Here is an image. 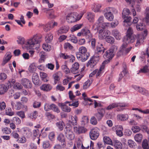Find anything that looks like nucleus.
<instances>
[{
    "label": "nucleus",
    "mask_w": 149,
    "mask_h": 149,
    "mask_svg": "<svg viewBox=\"0 0 149 149\" xmlns=\"http://www.w3.org/2000/svg\"><path fill=\"white\" fill-rule=\"evenodd\" d=\"M136 29L138 31H141L143 30V33L142 34H137L136 37L135 39L136 40V43L135 44V46L138 47L139 46L141 43H142L143 42V40L146 37L148 34V31L145 29V25L142 23H139L137 24Z\"/></svg>",
    "instance_id": "1"
},
{
    "label": "nucleus",
    "mask_w": 149,
    "mask_h": 149,
    "mask_svg": "<svg viewBox=\"0 0 149 149\" xmlns=\"http://www.w3.org/2000/svg\"><path fill=\"white\" fill-rule=\"evenodd\" d=\"M90 56L89 53L87 52V49L84 46L79 49V52L76 53V56L78 60L84 62L87 60Z\"/></svg>",
    "instance_id": "2"
},
{
    "label": "nucleus",
    "mask_w": 149,
    "mask_h": 149,
    "mask_svg": "<svg viewBox=\"0 0 149 149\" xmlns=\"http://www.w3.org/2000/svg\"><path fill=\"white\" fill-rule=\"evenodd\" d=\"M117 48L118 47L117 46L113 45L109 49L104 52V53L103 55V56L104 58H107V59L104 61V63L107 64L110 62V60L114 56V52L117 50Z\"/></svg>",
    "instance_id": "3"
},
{
    "label": "nucleus",
    "mask_w": 149,
    "mask_h": 149,
    "mask_svg": "<svg viewBox=\"0 0 149 149\" xmlns=\"http://www.w3.org/2000/svg\"><path fill=\"white\" fill-rule=\"evenodd\" d=\"M41 38L37 35H35L31 39L29 40L27 43L29 47L31 49H37L40 47L39 43Z\"/></svg>",
    "instance_id": "4"
},
{
    "label": "nucleus",
    "mask_w": 149,
    "mask_h": 149,
    "mask_svg": "<svg viewBox=\"0 0 149 149\" xmlns=\"http://www.w3.org/2000/svg\"><path fill=\"white\" fill-rule=\"evenodd\" d=\"M95 25L93 26L92 29L93 30L96 31L97 30L98 33V38L99 39L102 40L106 38L108 36L110 35V32L108 30H105V28H103L100 27H97L95 28Z\"/></svg>",
    "instance_id": "5"
},
{
    "label": "nucleus",
    "mask_w": 149,
    "mask_h": 149,
    "mask_svg": "<svg viewBox=\"0 0 149 149\" xmlns=\"http://www.w3.org/2000/svg\"><path fill=\"white\" fill-rule=\"evenodd\" d=\"M107 12L104 14L105 18L109 21L113 20L114 18L113 13H117V10L115 8L112 7H108L106 8Z\"/></svg>",
    "instance_id": "6"
},
{
    "label": "nucleus",
    "mask_w": 149,
    "mask_h": 149,
    "mask_svg": "<svg viewBox=\"0 0 149 149\" xmlns=\"http://www.w3.org/2000/svg\"><path fill=\"white\" fill-rule=\"evenodd\" d=\"M130 13V11L129 9L124 8L123 10L122 13V17L124 19L123 22L125 23L124 24V26H127L125 24L126 23L127 25H130V22L132 19L130 17H129L128 15Z\"/></svg>",
    "instance_id": "7"
},
{
    "label": "nucleus",
    "mask_w": 149,
    "mask_h": 149,
    "mask_svg": "<svg viewBox=\"0 0 149 149\" xmlns=\"http://www.w3.org/2000/svg\"><path fill=\"white\" fill-rule=\"evenodd\" d=\"M77 14L76 13L68 14L66 17L67 21L69 23H72L77 21Z\"/></svg>",
    "instance_id": "8"
},
{
    "label": "nucleus",
    "mask_w": 149,
    "mask_h": 149,
    "mask_svg": "<svg viewBox=\"0 0 149 149\" xmlns=\"http://www.w3.org/2000/svg\"><path fill=\"white\" fill-rule=\"evenodd\" d=\"M99 135V129L97 127L91 129L89 133L91 139L93 140L96 139Z\"/></svg>",
    "instance_id": "9"
},
{
    "label": "nucleus",
    "mask_w": 149,
    "mask_h": 149,
    "mask_svg": "<svg viewBox=\"0 0 149 149\" xmlns=\"http://www.w3.org/2000/svg\"><path fill=\"white\" fill-rule=\"evenodd\" d=\"M104 17L103 16H100L98 18L97 21V24L101 27L106 28L109 26L110 23L109 22H104Z\"/></svg>",
    "instance_id": "10"
},
{
    "label": "nucleus",
    "mask_w": 149,
    "mask_h": 149,
    "mask_svg": "<svg viewBox=\"0 0 149 149\" xmlns=\"http://www.w3.org/2000/svg\"><path fill=\"white\" fill-rule=\"evenodd\" d=\"M65 134L68 139L72 140L74 138V135L71 129L66 127L64 130Z\"/></svg>",
    "instance_id": "11"
},
{
    "label": "nucleus",
    "mask_w": 149,
    "mask_h": 149,
    "mask_svg": "<svg viewBox=\"0 0 149 149\" xmlns=\"http://www.w3.org/2000/svg\"><path fill=\"white\" fill-rule=\"evenodd\" d=\"M99 58L96 57H93L90 59L86 64L87 67L92 68L95 65L98 61Z\"/></svg>",
    "instance_id": "12"
},
{
    "label": "nucleus",
    "mask_w": 149,
    "mask_h": 149,
    "mask_svg": "<svg viewBox=\"0 0 149 149\" xmlns=\"http://www.w3.org/2000/svg\"><path fill=\"white\" fill-rule=\"evenodd\" d=\"M21 84L24 87L27 88H31L32 87V84L30 81L26 78H23L21 80Z\"/></svg>",
    "instance_id": "13"
},
{
    "label": "nucleus",
    "mask_w": 149,
    "mask_h": 149,
    "mask_svg": "<svg viewBox=\"0 0 149 149\" xmlns=\"http://www.w3.org/2000/svg\"><path fill=\"white\" fill-rule=\"evenodd\" d=\"M9 84H0V95H2L6 93L9 88Z\"/></svg>",
    "instance_id": "14"
},
{
    "label": "nucleus",
    "mask_w": 149,
    "mask_h": 149,
    "mask_svg": "<svg viewBox=\"0 0 149 149\" xmlns=\"http://www.w3.org/2000/svg\"><path fill=\"white\" fill-rule=\"evenodd\" d=\"M105 48L103 47L102 44L98 43L95 49V53L98 54L103 53L104 52Z\"/></svg>",
    "instance_id": "15"
},
{
    "label": "nucleus",
    "mask_w": 149,
    "mask_h": 149,
    "mask_svg": "<svg viewBox=\"0 0 149 149\" xmlns=\"http://www.w3.org/2000/svg\"><path fill=\"white\" fill-rule=\"evenodd\" d=\"M57 140L61 143L62 146L65 147L66 146L65 138L63 134L60 133L58 135L57 137Z\"/></svg>",
    "instance_id": "16"
},
{
    "label": "nucleus",
    "mask_w": 149,
    "mask_h": 149,
    "mask_svg": "<svg viewBox=\"0 0 149 149\" xmlns=\"http://www.w3.org/2000/svg\"><path fill=\"white\" fill-rule=\"evenodd\" d=\"M79 65L78 63H75L72 65L70 71L74 74L77 73L79 71Z\"/></svg>",
    "instance_id": "17"
},
{
    "label": "nucleus",
    "mask_w": 149,
    "mask_h": 149,
    "mask_svg": "<svg viewBox=\"0 0 149 149\" xmlns=\"http://www.w3.org/2000/svg\"><path fill=\"white\" fill-rule=\"evenodd\" d=\"M81 33L83 35L85 36L87 38L90 39L92 37V34L90 32V30L87 28L82 29L81 30Z\"/></svg>",
    "instance_id": "18"
},
{
    "label": "nucleus",
    "mask_w": 149,
    "mask_h": 149,
    "mask_svg": "<svg viewBox=\"0 0 149 149\" xmlns=\"http://www.w3.org/2000/svg\"><path fill=\"white\" fill-rule=\"evenodd\" d=\"M32 80L33 83L36 85H38L40 82L39 77L38 74L34 73L32 76Z\"/></svg>",
    "instance_id": "19"
},
{
    "label": "nucleus",
    "mask_w": 149,
    "mask_h": 149,
    "mask_svg": "<svg viewBox=\"0 0 149 149\" xmlns=\"http://www.w3.org/2000/svg\"><path fill=\"white\" fill-rule=\"evenodd\" d=\"M69 27L68 26H65L61 27L57 31L58 35L66 33L69 30Z\"/></svg>",
    "instance_id": "20"
},
{
    "label": "nucleus",
    "mask_w": 149,
    "mask_h": 149,
    "mask_svg": "<svg viewBox=\"0 0 149 149\" xmlns=\"http://www.w3.org/2000/svg\"><path fill=\"white\" fill-rule=\"evenodd\" d=\"M112 145L116 149H122V144L118 140H114Z\"/></svg>",
    "instance_id": "21"
},
{
    "label": "nucleus",
    "mask_w": 149,
    "mask_h": 149,
    "mask_svg": "<svg viewBox=\"0 0 149 149\" xmlns=\"http://www.w3.org/2000/svg\"><path fill=\"white\" fill-rule=\"evenodd\" d=\"M135 38L132 36H126L123 40L124 42L128 44L130 43H133L134 41Z\"/></svg>",
    "instance_id": "22"
},
{
    "label": "nucleus",
    "mask_w": 149,
    "mask_h": 149,
    "mask_svg": "<svg viewBox=\"0 0 149 149\" xmlns=\"http://www.w3.org/2000/svg\"><path fill=\"white\" fill-rule=\"evenodd\" d=\"M112 35L117 40H120L121 38V36L120 32L117 29L113 30L112 32Z\"/></svg>",
    "instance_id": "23"
},
{
    "label": "nucleus",
    "mask_w": 149,
    "mask_h": 149,
    "mask_svg": "<svg viewBox=\"0 0 149 149\" xmlns=\"http://www.w3.org/2000/svg\"><path fill=\"white\" fill-rule=\"evenodd\" d=\"M74 131L76 132L79 134L85 133L86 131V130L82 127H74Z\"/></svg>",
    "instance_id": "24"
},
{
    "label": "nucleus",
    "mask_w": 149,
    "mask_h": 149,
    "mask_svg": "<svg viewBox=\"0 0 149 149\" xmlns=\"http://www.w3.org/2000/svg\"><path fill=\"white\" fill-rule=\"evenodd\" d=\"M61 75V73L60 72H58L54 74L52 76L54 80V83L56 84L57 82L60 80V76Z\"/></svg>",
    "instance_id": "25"
},
{
    "label": "nucleus",
    "mask_w": 149,
    "mask_h": 149,
    "mask_svg": "<svg viewBox=\"0 0 149 149\" xmlns=\"http://www.w3.org/2000/svg\"><path fill=\"white\" fill-rule=\"evenodd\" d=\"M93 81L92 78H90L85 82L83 86V88L84 89L88 88L91 84Z\"/></svg>",
    "instance_id": "26"
},
{
    "label": "nucleus",
    "mask_w": 149,
    "mask_h": 149,
    "mask_svg": "<svg viewBox=\"0 0 149 149\" xmlns=\"http://www.w3.org/2000/svg\"><path fill=\"white\" fill-rule=\"evenodd\" d=\"M148 62L147 65H145L142 68H141L139 71V74L140 73H149V60H148Z\"/></svg>",
    "instance_id": "27"
},
{
    "label": "nucleus",
    "mask_w": 149,
    "mask_h": 149,
    "mask_svg": "<svg viewBox=\"0 0 149 149\" xmlns=\"http://www.w3.org/2000/svg\"><path fill=\"white\" fill-rule=\"evenodd\" d=\"M38 116V112L36 111H34L33 112L28 113V117L32 119L35 120Z\"/></svg>",
    "instance_id": "28"
},
{
    "label": "nucleus",
    "mask_w": 149,
    "mask_h": 149,
    "mask_svg": "<svg viewBox=\"0 0 149 149\" xmlns=\"http://www.w3.org/2000/svg\"><path fill=\"white\" fill-rule=\"evenodd\" d=\"M129 118V116L127 114H120L117 115V118L121 121H124L127 120Z\"/></svg>",
    "instance_id": "29"
},
{
    "label": "nucleus",
    "mask_w": 149,
    "mask_h": 149,
    "mask_svg": "<svg viewBox=\"0 0 149 149\" xmlns=\"http://www.w3.org/2000/svg\"><path fill=\"white\" fill-rule=\"evenodd\" d=\"M52 88V86L49 84H43L40 87L41 90L46 91H49Z\"/></svg>",
    "instance_id": "30"
},
{
    "label": "nucleus",
    "mask_w": 149,
    "mask_h": 149,
    "mask_svg": "<svg viewBox=\"0 0 149 149\" xmlns=\"http://www.w3.org/2000/svg\"><path fill=\"white\" fill-rule=\"evenodd\" d=\"M60 104V106L63 111L67 112H69L71 111V109L70 107L63 103H61Z\"/></svg>",
    "instance_id": "31"
},
{
    "label": "nucleus",
    "mask_w": 149,
    "mask_h": 149,
    "mask_svg": "<svg viewBox=\"0 0 149 149\" xmlns=\"http://www.w3.org/2000/svg\"><path fill=\"white\" fill-rule=\"evenodd\" d=\"M102 6L101 4H94L93 7L92 8V10L95 12H100L101 11L100 8H101Z\"/></svg>",
    "instance_id": "32"
},
{
    "label": "nucleus",
    "mask_w": 149,
    "mask_h": 149,
    "mask_svg": "<svg viewBox=\"0 0 149 149\" xmlns=\"http://www.w3.org/2000/svg\"><path fill=\"white\" fill-rule=\"evenodd\" d=\"M137 90L143 95H145L146 96H148L149 95L148 91L142 88L138 87L137 88Z\"/></svg>",
    "instance_id": "33"
},
{
    "label": "nucleus",
    "mask_w": 149,
    "mask_h": 149,
    "mask_svg": "<svg viewBox=\"0 0 149 149\" xmlns=\"http://www.w3.org/2000/svg\"><path fill=\"white\" fill-rule=\"evenodd\" d=\"M77 120L78 118L76 116H71L70 122L72 125H76L77 124Z\"/></svg>",
    "instance_id": "34"
},
{
    "label": "nucleus",
    "mask_w": 149,
    "mask_h": 149,
    "mask_svg": "<svg viewBox=\"0 0 149 149\" xmlns=\"http://www.w3.org/2000/svg\"><path fill=\"white\" fill-rule=\"evenodd\" d=\"M83 25V24H77L72 26L70 29L71 31L72 32L78 30L81 28Z\"/></svg>",
    "instance_id": "35"
},
{
    "label": "nucleus",
    "mask_w": 149,
    "mask_h": 149,
    "mask_svg": "<svg viewBox=\"0 0 149 149\" xmlns=\"http://www.w3.org/2000/svg\"><path fill=\"white\" fill-rule=\"evenodd\" d=\"M40 75L42 79L45 82H47L48 81V79L47 77V74L44 72H40Z\"/></svg>",
    "instance_id": "36"
},
{
    "label": "nucleus",
    "mask_w": 149,
    "mask_h": 149,
    "mask_svg": "<svg viewBox=\"0 0 149 149\" xmlns=\"http://www.w3.org/2000/svg\"><path fill=\"white\" fill-rule=\"evenodd\" d=\"M56 124L60 130L62 131L63 130L64 123L63 121H61L57 122Z\"/></svg>",
    "instance_id": "37"
},
{
    "label": "nucleus",
    "mask_w": 149,
    "mask_h": 149,
    "mask_svg": "<svg viewBox=\"0 0 149 149\" xmlns=\"http://www.w3.org/2000/svg\"><path fill=\"white\" fill-rule=\"evenodd\" d=\"M53 104H50L48 103H46L44 106V109L46 111H49L52 109Z\"/></svg>",
    "instance_id": "38"
},
{
    "label": "nucleus",
    "mask_w": 149,
    "mask_h": 149,
    "mask_svg": "<svg viewBox=\"0 0 149 149\" xmlns=\"http://www.w3.org/2000/svg\"><path fill=\"white\" fill-rule=\"evenodd\" d=\"M127 143L128 146L130 148H135L136 146V143L131 140H129L128 141Z\"/></svg>",
    "instance_id": "39"
},
{
    "label": "nucleus",
    "mask_w": 149,
    "mask_h": 149,
    "mask_svg": "<svg viewBox=\"0 0 149 149\" xmlns=\"http://www.w3.org/2000/svg\"><path fill=\"white\" fill-rule=\"evenodd\" d=\"M142 146L143 149H149V146L148 141L145 139L143 141Z\"/></svg>",
    "instance_id": "40"
},
{
    "label": "nucleus",
    "mask_w": 149,
    "mask_h": 149,
    "mask_svg": "<svg viewBox=\"0 0 149 149\" xmlns=\"http://www.w3.org/2000/svg\"><path fill=\"white\" fill-rule=\"evenodd\" d=\"M69 38V40L73 43H76L78 42L77 37L73 35H70Z\"/></svg>",
    "instance_id": "41"
},
{
    "label": "nucleus",
    "mask_w": 149,
    "mask_h": 149,
    "mask_svg": "<svg viewBox=\"0 0 149 149\" xmlns=\"http://www.w3.org/2000/svg\"><path fill=\"white\" fill-rule=\"evenodd\" d=\"M124 45H122L120 47V49L118 52L117 54V56L118 57H120L124 54L123 50L124 49Z\"/></svg>",
    "instance_id": "42"
},
{
    "label": "nucleus",
    "mask_w": 149,
    "mask_h": 149,
    "mask_svg": "<svg viewBox=\"0 0 149 149\" xmlns=\"http://www.w3.org/2000/svg\"><path fill=\"white\" fill-rule=\"evenodd\" d=\"M142 135L140 133L136 134L134 136L135 140L137 142H140L142 139Z\"/></svg>",
    "instance_id": "43"
},
{
    "label": "nucleus",
    "mask_w": 149,
    "mask_h": 149,
    "mask_svg": "<svg viewBox=\"0 0 149 149\" xmlns=\"http://www.w3.org/2000/svg\"><path fill=\"white\" fill-rule=\"evenodd\" d=\"M106 38V41L107 42L110 44L113 43L115 41L113 37L111 36H108Z\"/></svg>",
    "instance_id": "44"
},
{
    "label": "nucleus",
    "mask_w": 149,
    "mask_h": 149,
    "mask_svg": "<svg viewBox=\"0 0 149 149\" xmlns=\"http://www.w3.org/2000/svg\"><path fill=\"white\" fill-rule=\"evenodd\" d=\"M53 38V35L51 33L48 34L45 38L46 41L48 43L51 42Z\"/></svg>",
    "instance_id": "45"
},
{
    "label": "nucleus",
    "mask_w": 149,
    "mask_h": 149,
    "mask_svg": "<svg viewBox=\"0 0 149 149\" xmlns=\"http://www.w3.org/2000/svg\"><path fill=\"white\" fill-rule=\"evenodd\" d=\"M124 49L123 50V52L125 54H126L128 53L131 50L132 48V47H128V48H126V47H127V45L128 44L125 43L124 42V43L122 45H124Z\"/></svg>",
    "instance_id": "46"
},
{
    "label": "nucleus",
    "mask_w": 149,
    "mask_h": 149,
    "mask_svg": "<svg viewBox=\"0 0 149 149\" xmlns=\"http://www.w3.org/2000/svg\"><path fill=\"white\" fill-rule=\"evenodd\" d=\"M36 70V67L34 63H32L30 65L29 70L30 72L32 73L35 72Z\"/></svg>",
    "instance_id": "47"
},
{
    "label": "nucleus",
    "mask_w": 149,
    "mask_h": 149,
    "mask_svg": "<svg viewBox=\"0 0 149 149\" xmlns=\"http://www.w3.org/2000/svg\"><path fill=\"white\" fill-rule=\"evenodd\" d=\"M118 107V104L116 103H113L109 104L106 108L107 110H109L113 109L114 108Z\"/></svg>",
    "instance_id": "48"
},
{
    "label": "nucleus",
    "mask_w": 149,
    "mask_h": 149,
    "mask_svg": "<svg viewBox=\"0 0 149 149\" xmlns=\"http://www.w3.org/2000/svg\"><path fill=\"white\" fill-rule=\"evenodd\" d=\"M103 141L104 142L107 144L112 145L113 143L111 139L109 137L107 136H104L103 138Z\"/></svg>",
    "instance_id": "49"
},
{
    "label": "nucleus",
    "mask_w": 149,
    "mask_h": 149,
    "mask_svg": "<svg viewBox=\"0 0 149 149\" xmlns=\"http://www.w3.org/2000/svg\"><path fill=\"white\" fill-rule=\"evenodd\" d=\"M61 69L63 70L66 74L70 73V70L68 68V67L66 65H63L61 66Z\"/></svg>",
    "instance_id": "50"
},
{
    "label": "nucleus",
    "mask_w": 149,
    "mask_h": 149,
    "mask_svg": "<svg viewBox=\"0 0 149 149\" xmlns=\"http://www.w3.org/2000/svg\"><path fill=\"white\" fill-rule=\"evenodd\" d=\"M140 128L138 126L134 125L132 127V130L134 133L139 132L141 130Z\"/></svg>",
    "instance_id": "51"
},
{
    "label": "nucleus",
    "mask_w": 149,
    "mask_h": 149,
    "mask_svg": "<svg viewBox=\"0 0 149 149\" xmlns=\"http://www.w3.org/2000/svg\"><path fill=\"white\" fill-rule=\"evenodd\" d=\"M146 22H149V7H147L146 8Z\"/></svg>",
    "instance_id": "52"
},
{
    "label": "nucleus",
    "mask_w": 149,
    "mask_h": 149,
    "mask_svg": "<svg viewBox=\"0 0 149 149\" xmlns=\"http://www.w3.org/2000/svg\"><path fill=\"white\" fill-rule=\"evenodd\" d=\"M2 132L6 134H9L11 132V129L8 127L3 128L1 130Z\"/></svg>",
    "instance_id": "53"
},
{
    "label": "nucleus",
    "mask_w": 149,
    "mask_h": 149,
    "mask_svg": "<svg viewBox=\"0 0 149 149\" xmlns=\"http://www.w3.org/2000/svg\"><path fill=\"white\" fill-rule=\"evenodd\" d=\"M6 114L8 116H11L14 115V113L12 111L10 108H8L7 110H6Z\"/></svg>",
    "instance_id": "54"
},
{
    "label": "nucleus",
    "mask_w": 149,
    "mask_h": 149,
    "mask_svg": "<svg viewBox=\"0 0 149 149\" xmlns=\"http://www.w3.org/2000/svg\"><path fill=\"white\" fill-rule=\"evenodd\" d=\"M12 121L15 123L16 124H19L21 123V120L17 117H13L12 119Z\"/></svg>",
    "instance_id": "55"
},
{
    "label": "nucleus",
    "mask_w": 149,
    "mask_h": 149,
    "mask_svg": "<svg viewBox=\"0 0 149 149\" xmlns=\"http://www.w3.org/2000/svg\"><path fill=\"white\" fill-rule=\"evenodd\" d=\"M42 47L43 49L47 51H49L51 49V47L50 45H48V44H43Z\"/></svg>",
    "instance_id": "56"
},
{
    "label": "nucleus",
    "mask_w": 149,
    "mask_h": 149,
    "mask_svg": "<svg viewBox=\"0 0 149 149\" xmlns=\"http://www.w3.org/2000/svg\"><path fill=\"white\" fill-rule=\"evenodd\" d=\"M55 136V133L54 132H50L48 135L49 139L52 141H53L54 140Z\"/></svg>",
    "instance_id": "57"
},
{
    "label": "nucleus",
    "mask_w": 149,
    "mask_h": 149,
    "mask_svg": "<svg viewBox=\"0 0 149 149\" xmlns=\"http://www.w3.org/2000/svg\"><path fill=\"white\" fill-rule=\"evenodd\" d=\"M94 15L92 13H89L88 14L87 18L90 21H92L94 19Z\"/></svg>",
    "instance_id": "58"
},
{
    "label": "nucleus",
    "mask_w": 149,
    "mask_h": 149,
    "mask_svg": "<svg viewBox=\"0 0 149 149\" xmlns=\"http://www.w3.org/2000/svg\"><path fill=\"white\" fill-rule=\"evenodd\" d=\"M64 47L65 49H72L73 47L70 43L68 42H66L64 44Z\"/></svg>",
    "instance_id": "59"
},
{
    "label": "nucleus",
    "mask_w": 149,
    "mask_h": 149,
    "mask_svg": "<svg viewBox=\"0 0 149 149\" xmlns=\"http://www.w3.org/2000/svg\"><path fill=\"white\" fill-rule=\"evenodd\" d=\"M17 41L18 44H22L24 43V39L23 37H18Z\"/></svg>",
    "instance_id": "60"
},
{
    "label": "nucleus",
    "mask_w": 149,
    "mask_h": 149,
    "mask_svg": "<svg viewBox=\"0 0 149 149\" xmlns=\"http://www.w3.org/2000/svg\"><path fill=\"white\" fill-rule=\"evenodd\" d=\"M41 105V103L40 102H37L36 101H34L33 104V107L34 108H39L40 107Z\"/></svg>",
    "instance_id": "61"
},
{
    "label": "nucleus",
    "mask_w": 149,
    "mask_h": 149,
    "mask_svg": "<svg viewBox=\"0 0 149 149\" xmlns=\"http://www.w3.org/2000/svg\"><path fill=\"white\" fill-rule=\"evenodd\" d=\"M90 42H91V46L93 49H95V47L96 40L95 38L90 39Z\"/></svg>",
    "instance_id": "62"
},
{
    "label": "nucleus",
    "mask_w": 149,
    "mask_h": 149,
    "mask_svg": "<svg viewBox=\"0 0 149 149\" xmlns=\"http://www.w3.org/2000/svg\"><path fill=\"white\" fill-rule=\"evenodd\" d=\"M97 146L99 149H103L105 147V144L102 142H99L97 143Z\"/></svg>",
    "instance_id": "63"
},
{
    "label": "nucleus",
    "mask_w": 149,
    "mask_h": 149,
    "mask_svg": "<svg viewBox=\"0 0 149 149\" xmlns=\"http://www.w3.org/2000/svg\"><path fill=\"white\" fill-rule=\"evenodd\" d=\"M52 105V110L57 113H59L60 111L58 107L55 104H53V105Z\"/></svg>",
    "instance_id": "64"
}]
</instances>
